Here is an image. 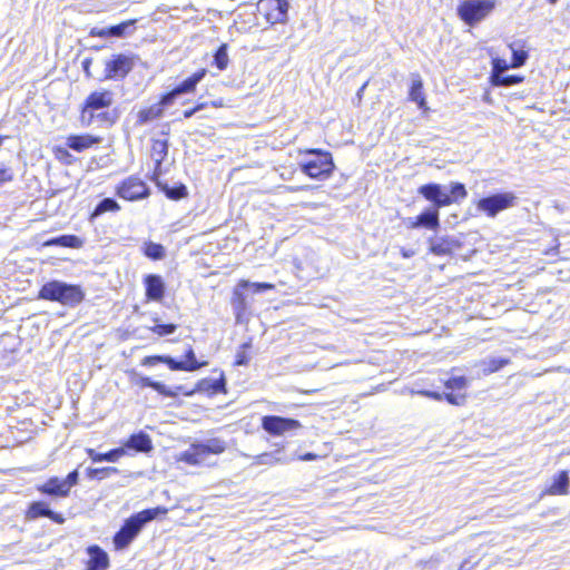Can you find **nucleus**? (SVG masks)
<instances>
[{
    "mask_svg": "<svg viewBox=\"0 0 570 570\" xmlns=\"http://www.w3.org/2000/svg\"><path fill=\"white\" fill-rule=\"evenodd\" d=\"M493 86L510 87L523 81V77L517 75L491 76Z\"/></svg>",
    "mask_w": 570,
    "mask_h": 570,
    "instance_id": "nucleus-33",
    "label": "nucleus"
},
{
    "mask_svg": "<svg viewBox=\"0 0 570 570\" xmlns=\"http://www.w3.org/2000/svg\"><path fill=\"white\" fill-rule=\"evenodd\" d=\"M430 252L438 256H444L452 253L456 242L451 237L430 238Z\"/></svg>",
    "mask_w": 570,
    "mask_h": 570,
    "instance_id": "nucleus-19",
    "label": "nucleus"
},
{
    "mask_svg": "<svg viewBox=\"0 0 570 570\" xmlns=\"http://www.w3.org/2000/svg\"><path fill=\"white\" fill-rule=\"evenodd\" d=\"M165 193H166L167 197L177 200V199H180V198H184L185 196H187V188L184 185H179V186L173 187V188L167 187L165 189Z\"/></svg>",
    "mask_w": 570,
    "mask_h": 570,
    "instance_id": "nucleus-45",
    "label": "nucleus"
},
{
    "mask_svg": "<svg viewBox=\"0 0 570 570\" xmlns=\"http://www.w3.org/2000/svg\"><path fill=\"white\" fill-rule=\"evenodd\" d=\"M419 394L425 395L428 397H432L434 400H442L443 395L438 392H431V391H420Z\"/></svg>",
    "mask_w": 570,
    "mask_h": 570,
    "instance_id": "nucleus-54",
    "label": "nucleus"
},
{
    "mask_svg": "<svg viewBox=\"0 0 570 570\" xmlns=\"http://www.w3.org/2000/svg\"><path fill=\"white\" fill-rule=\"evenodd\" d=\"M136 20H128L116 26L109 27V35L114 38H122L135 30Z\"/></svg>",
    "mask_w": 570,
    "mask_h": 570,
    "instance_id": "nucleus-31",
    "label": "nucleus"
},
{
    "mask_svg": "<svg viewBox=\"0 0 570 570\" xmlns=\"http://www.w3.org/2000/svg\"><path fill=\"white\" fill-rule=\"evenodd\" d=\"M12 178H13V174L9 167H6V166L0 167V185L12 180Z\"/></svg>",
    "mask_w": 570,
    "mask_h": 570,
    "instance_id": "nucleus-51",
    "label": "nucleus"
},
{
    "mask_svg": "<svg viewBox=\"0 0 570 570\" xmlns=\"http://www.w3.org/2000/svg\"><path fill=\"white\" fill-rule=\"evenodd\" d=\"M228 61L229 59L227 55V45L223 43L219 46V48L216 50L214 55V65L219 70H225L227 68Z\"/></svg>",
    "mask_w": 570,
    "mask_h": 570,
    "instance_id": "nucleus-35",
    "label": "nucleus"
},
{
    "mask_svg": "<svg viewBox=\"0 0 570 570\" xmlns=\"http://www.w3.org/2000/svg\"><path fill=\"white\" fill-rule=\"evenodd\" d=\"M510 49L512 51V65L513 68H520L522 67L527 59H528V52L523 49L515 48V43L510 45Z\"/></svg>",
    "mask_w": 570,
    "mask_h": 570,
    "instance_id": "nucleus-38",
    "label": "nucleus"
},
{
    "mask_svg": "<svg viewBox=\"0 0 570 570\" xmlns=\"http://www.w3.org/2000/svg\"><path fill=\"white\" fill-rule=\"evenodd\" d=\"M101 141L100 137H96L92 135H71L67 138V146L75 151H83L91 146L99 144Z\"/></svg>",
    "mask_w": 570,
    "mask_h": 570,
    "instance_id": "nucleus-18",
    "label": "nucleus"
},
{
    "mask_svg": "<svg viewBox=\"0 0 570 570\" xmlns=\"http://www.w3.org/2000/svg\"><path fill=\"white\" fill-rule=\"evenodd\" d=\"M38 297L58 302L67 307H76L85 299L86 293L80 285L53 279L41 286Z\"/></svg>",
    "mask_w": 570,
    "mask_h": 570,
    "instance_id": "nucleus-2",
    "label": "nucleus"
},
{
    "mask_svg": "<svg viewBox=\"0 0 570 570\" xmlns=\"http://www.w3.org/2000/svg\"><path fill=\"white\" fill-rule=\"evenodd\" d=\"M515 202L517 196L513 193H499L481 198L476 204V208L493 218L500 212L513 207Z\"/></svg>",
    "mask_w": 570,
    "mask_h": 570,
    "instance_id": "nucleus-6",
    "label": "nucleus"
},
{
    "mask_svg": "<svg viewBox=\"0 0 570 570\" xmlns=\"http://www.w3.org/2000/svg\"><path fill=\"white\" fill-rule=\"evenodd\" d=\"M167 508L156 507L142 510L129 517L114 537V546L116 550L127 548L148 522L155 520L158 515L167 514Z\"/></svg>",
    "mask_w": 570,
    "mask_h": 570,
    "instance_id": "nucleus-1",
    "label": "nucleus"
},
{
    "mask_svg": "<svg viewBox=\"0 0 570 570\" xmlns=\"http://www.w3.org/2000/svg\"><path fill=\"white\" fill-rule=\"evenodd\" d=\"M126 446L139 452H148L153 449L149 435L144 432L132 434L126 442Z\"/></svg>",
    "mask_w": 570,
    "mask_h": 570,
    "instance_id": "nucleus-22",
    "label": "nucleus"
},
{
    "mask_svg": "<svg viewBox=\"0 0 570 570\" xmlns=\"http://www.w3.org/2000/svg\"><path fill=\"white\" fill-rule=\"evenodd\" d=\"M366 86H367V82H365V83H364V85L358 89V91H357V94H356V96H357V98H358L360 100L362 99V95H363V92H364V90H365Z\"/></svg>",
    "mask_w": 570,
    "mask_h": 570,
    "instance_id": "nucleus-58",
    "label": "nucleus"
},
{
    "mask_svg": "<svg viewBox=\"0 0 570 570\" xmlns=\"http://www.w3.org/2000/svg\"><path fill=\"white\" fill-rule=\"evenodd\" d=\"M549 3L551 4H556L558 2V0H547Z\"/></svg>",
    "mask_w": 570,
    "mask_h": 570,
    "instance_id": "nucleus-62",
    "label": "nucleus"
},
{
    "mask_svg": "<svg viewBox=\"0 0 570 570\" xmlns=\"http://www.w3.org/2000/svg\"><path fill=\"white\" fill-rule=\"evenodd\" d=\"M87 453L94 462H102V461L116 462L119 458H121L125 454V451H124V449L118 448V449H112L107 453H99L94 449H88Z\"/></svg>",
    "mask_w": 570,
    "mask_h": 570,
    "instance_id": "nucleus-27",
    "label": "nucleus"
},
{
    "mask_svg": "<svg viewBox=\"0 0 570 570\" xmlns=\"http://www.w3.org/2000/svg\"><path fill=\"white\" fill-rule=\"evenodd\" d=\"M62 485V479H59L58 476H52L43 484L38 485L37 490L46 495L67 498L69 495V491Z\"/></svg>",
    "mask_w": 570,
    "mask_h": 570,
    "instance_id": "nucleus-15",
    "label": "nucleus"
},
{
    "mask_svg": "<svg viewBox=\"0 0 570 570\" xmlns=\"http://www.w3.org/2000/svg\"><path fill=\"white\" fill-rule=\"evenodd\" d=\"M306 154L313 156L312 159L301 164V170L311 178H328L334 170L332 155L321 149H308Z\"/></svg>",
    "mask_w": 570,
    "mask_h": 570,
    "instance_id": "nucleus-4",
    "label": "nucleus"
},
{
    "mask_svg": "<svg viewBox=\"0 0 570 570\" xmlns=\"http://www.w3.org/2000/svg\"><path fill=\"white\" fill-rule=\"evenodd\" d=\"M419 194L426 200L432 202L436 209L449 206L453 203L452 197L446 194L439 184L431 183L423 185L419 188Z\"/></svg>",
    "mask_w": 570,
    "mask_h": 570,
    "instance_id": "nucleus-11",
    "label": "nucleus"
},
{
    "mask_svg": "<svg viewBox=\"0 0 570 570\" xmlns=\"http://www.w3.org/2000/svg\"><path fill=\"white\" fill-rule=\"evenodd\" d=\"M249 347H250V343L249 342H246V343L240 345L239 350L236 353L235 365H237V366H245V365L248 364L249 357H248L246 351Z\"/></svg>",
    "mask_w": 570,
    "mask_h": 570,
    "instance_id": "nucleus-41",
    "label": "nucleus"
},
{
    "mask_svg": "<svg viewBox=\"0 0 570 570\" xmlns=\"http://www.w3.org/2000/svg\"><path fill=\"white\" fill-rule=\"evenodd\" d=\"M291 190H304V189H307V186H301V187H296V188H293V187H288Z\"/></svg>",
    "mask_w": 570,
    "mask_h": 570,
    "instance_id": "nucleus-60",
    "label": "nucleus"
},
{
    "mask_svg": "<svg viewBox=\"0 0 570 570\" xmlns=\"http://www.w3.org/2000/svg\"><path fill=\"white\" fill-rule=\"evenodd\" d=\"M294 460L292 456L284 454L283 449H276L273 452H266L258 454L254 458V463L257 465H274V464H286Z\"/></svg>",
    "mask_w": 570,
    "mask_h": 570,
    "instance_id": "nucleus-14",
    "label": "nucleus"
},
{
    "mask_svg": "<svg viewBox=\"0 0 570 570\" xmlns=\"http://www.w3.org/2000/svg\"><path fill=\"white\" fill-rule=\"evenodd\" d=\"M199 387L200 390L212 391L213 393H220L225 391V380L223 376L218 380H203Z\"/></svg>",
    "mask_w": 570,
    "mask_h": 570,
    "instance_id": "nucleus-37",
    "label": "nucleus"
},
{
    "mask_svg": "<svg viewBox=\"0 0 570 570\" xmlns=\"http://www.w3.org/2000/svg\"><path fill=\"white\" fill-rule=\"evenodd\" d=\"M78 480H79L78 471L73 470L65 479H62V481H63L62 487H65L70 492L71 488L78 483Z\"/></svg>",
    "mask_w": 570,
    "mask_h": 570,
    "instance_id": "nucleus-48",
    "label": "nucleus"
},
{
    "mask_svg": "<svg viewBox=\"0 0 570 570\" xmlns=\"http://www.w3.org/2000/svg\"><path fill=\"white\" fill-rule=\"evenodd\" d=\"M239 287H253L255 293H261L264 291L273 289L274 285L271 283H250L248 281H242L238 284Z\"/></svg>",
    "mask_w": 570,
    "mask_h": 570,
    "instance_id": "nucleus-46",
    "label": "nucleus"
},
{
    "mask_svg": "<svg viewBox=\"0 0 570 570\" xmlns=\"http://www.w3.org/2000/svg\"><path fill=\"white\" fill-rule=\"evenodd\" d=\"M509 363L508 358L503 357H493L485 362L487 367L484 368V372L487 373H493L502 368L504 365Z\"/></svg>",
    "mask_w": 570,
    "mask_h": 570,
    "instance_id": "nucleus-40",
    "label": "nucleus"
},
{
    "mask_svg": "<svg viewBox=\"0 0 570 570\" xmlns=\"http://www.w3.org/2000/svg\"><path fill=\"white\" fill-rule=\"evenodd\" d=\"M494 8V0H464L458 7V14L466 24L473 26L489 16Z\"/></svg>",
    "mask_w": 570,
    "mask_h": 570,
    "instance_id": "nucleus-5",
    "label": "nucleus"
},
{
    "mask_svg": "<svg viewBox=\"0 0 570 570\" xmlns=\"http://www.w3.org/2000/svg\"><path fill=\"white\" fill-rule=\"evenodd\" d=\"M90 63H91V59H86L82 61V67H83V70L86 71V73H89Z\"/></svg>",
    "mask_w": 570,
    "mask_h": 570,
    "instance_id": "nucleus-57",
    "label": "nucleus"
},
{
    "mask_svg": "<svg viewBox=\"0 0 570 570\" xmlns=\"http://www.w3.org/2000/svg\"><path fill=\"white\" fill-rule=\"evenodd\" d=\"M161 115L163 108L160 107V105H154L138 112V122L140 125H145L154 119L159 118Z\"/></svg>",
    "mask_w": 570,
    "mask_h": 570,
    "instance_id": "nucleus-32",
    "label": "nucleus"
},
{
    "mask_svg": "<svg viewBox=\"0 0 570 570\" xmlns=\"http://www.w3.org/2000/svg\"><path fill=\"white\" fill-rule=\"evenodd\" d=\"M509 69V65L504 59L495 58L492 61V75L491 76H500L504 75V72Z\"/></svg>",
    "mask_w": 570,
    "mask_h": 570,
    "instance_id": "nucleus-47",
    "label": "nucleus"
},
{
    "mask_svg": "<svg viewBox=\"0 0 570 570\" xmlns=\"http://www.w3.org/2000/svg\"><path fill=\"white\" fill-rule=\"evenodd\" d=\"M406 226L410 228H420V225H415V218H407Z\"/></svg>",
    "mask_w": 570,
    "mask_h": 570,
    "instance_id": "nucleus-56",
    "label": "nucleus"
},
{
    "mask_svg": "<svg viewBox=\"0 0 570 570\" xmlns=\"http://www.w3.org/2000/svg\"><path fill=\"white\" fill-rule=\"evenodd\" d=\"M570 478L567 471H561L553 480L548 492L552 495H562L568 493Z\"/></svg>",
    "mask_w": 570,
    "mask_h": 570,
    "instance_id": "nucleus-26",
    "label": "nucleus"
},
{
    "mask_svg": "<svg viewBox=\"0 0 570 570\" xmlns=\"http://www.w3.org/2000/svg\"><path fill=\"white\" fill-rule=\"evenodd\" d=\"M137 384L141 387H151L157 391L159 394L165 396H175L176 394L171 392L165 384L154 381L148 376H139L137 380Z\"/></svg>",
    "mask_w": 570,
    "mask_h": 570,
    "instance_id": "nucleus-28",
    "label": "nucleus"
},
{
    "mask_svg": "<svg viewBox=\"0 0 570 570\" xmlns=\"http://www.w3.org/2000/svg\"><path fill=\"white\" fill-rule=\"evenodd\" d=\"M117 469L107 466L100 469H88V476L91 479H104L108 476L110 473H116Z\"/></svg>",
    "mask_w": 570,
    "mask_h": 570,
    "instance_id": "nucleus-43",
    "label": "nucleus"
},
{
    "mask_svg": "<svg viewBox=\"0 0 570 570\" xmlns=\"http://www.w3.org/2000/svg\"><path fill=\"white\" fill-rule=\"evenodd\" d=\"M90 36L92 37H100V38H108L110 37L109 35V27L108 28H92L90 30Z\"/></svg>",
    "mask_w": 570,
    "mask_h": 570,
    "instance_id": "nucleus-52",
    "label": "nucleus"
},
{
    "mask_svg": "<svg viewBox=\"0 0 570 570\" xmlns=\"http://www.w3.org/2000/svg\"><path fill=\"white\" fill-rule=\"evenodd\" d=\"M261 9H265V16L271 23H284L287 21L289 8L288 0H262Z\"/></svg>",
    "mask_w": 570,
    "mask_h": 570,
    "instance_id": "nucleus-10",
    "label": "nucleus"
},
{
    "mask_svg": "<svg viewBox=\"0 0 570 570\" xmlns=\"http://www.w3.org/2000/svg\"><path fill=\"white\" fill-rule=\"evenodd\" d=\"M146 297L148 301L160 302L165 295V283L161 276L148 274L144 278Z\"/></svg>",
    "mask_w": 570,
    "mask_h": 570,
    "instance_id": "nucleus-13",
    "label": "nucleus"
},
{
    "mask_svg": "<svg viewBox=\"0 0 570 570\" xmlns=\"http://www.w3.org/2000/svg\"><path fill=\"white\" fill-rule=\"evenodd\" d=\"M226 450V442L219 438L208 439L204 442L193 443L181 452L178 460L189 465L203 464L208 455L220 454Z\"/></svg>",
    "mask_w": 570,
    "mask_h": 570,
    "instance_id": "nucleus-3",
    "label": "nucleus"
},
{
    "mask_svg": "<svg viewBox=\"0 0 570 570\" xmlns=\"http://www.w3.org/2000/svg\"><path fill=\"white\" fill-rule=\"evenodd\" d=\"M177 326L175 324H155L149 327L153 333L158 334L159 336L170 335L176 331Z\"/></svg>",
    "mask_w": 570,
    "mask_h": 570,
    "instance_id": "nucleus-42",
    "label": "nucleus"
},
{
    "mask_svg": "<svg viewBox=\"0 0 570 570\" xmlns=\"http://www.w3.org/2000/svg\"><path fill=\"white\" fill-rule=\"evenodd\" d=\"M102 116H106L105 112H101V114H98L97 117H102Z\"/></svg>",
    "mask_w": 570,
    "mask_h": 570,
    "instance_id": "nucleus-63",
    "label": "nucleus"
},
{
    "mask_svg": "<svg viewBox=\"0 0 570 570\" xmlns=\"http://www.w3.org/2000/svg\"><path fill=\"white\" fill-rule=\"evenodd\" d=\"M134 68V58L127 55H115L106 62L105 77L107 79H122Z\"/></svg>",
    "mask_w": 570,
    "mask_h": 570,
    "instance_id": "nucleus-8",
    "label": "nucleus"
},
{
    "mask_svg": "<svg viewBox=\"0 0 570 570\" xmlns=\"http://www.w3.org/2000/svg\"><path fill=\"white\" fill-rule=\"evenodd\" d=\"M206 76V69H200L197 72L193 73L190 77L185 79L178 86L175 87L176 92L179 95L193 92L196 86L204 79Z\"/></svg>",
    "mask_w": 570,
    "mask_h": 570,
    "instance_id": "nucleus-24",
    "label": "nucleus"
},
{
    "mask_svg": "<svg viewBox=\"0 0 570 570\" xmlns=\"http://www.w3.org/2000/svg\"><path fill=\"white\" fill-rule=\"evenodd\" d=\"M168 153V144L166 140L157 139L153 144V156L156 157V164L160 165Z\"/></svg>",
    "mask_w": 570,
    "mask_h": 570,
    "instance_id": "nucleus-36",
    "label": "nucleus"
},
{
    "mask_svg": "<svg viewBox=\"0 0 570 570\" xmlns=\"http://www.w3.org/2000/svg\"><path fill=\"white\" fill-rule=\"evenodd\" d=\"M262 428L271 435H283L302 428L299 421L277 415H266L262 419Z\"/></svg>",
    "mask_w": 570,
    "mask_h": 570,
    "instance_id": "nucleus-7",
    "label": "nucleus"
},
{
    "mask_svg": "<svg viewBox=\"0 0 570 570\" xmlns=\"http://www.w3.org/2000/svg\"><path fill=\"white\" fill-rule=\"evenodd\" d=\"M119 209H120V206L116 202V199L107 197V198L101 199L97 204V206L95 207V209L91 214V218L98 217L101 214L107 213V212H117Z\"/></svg>",
    "mask_w": 570,
    "mask_h": 570,
    "instance_id": "nucleus-29",
    "label": "nucleus"
},
{
    "mask_svg": "<svg viewBox=\"0 0 570 570\" xmlns=\"http://www.w3.org/2000/svg\"><path fill=\"white\" fill-rule=\"evenodd\" d=\"M410 100L416 102L420 108L425 107V98L423 95V82L419 75H412L411 89L409 92Z\"/></svg>",
    "mask_w": 570,
    "mask_h": 570,
    "instance_id": "nucleus-25",
    "label": "nucleus"
},
{
    "mask_svg": "<svg viewBox=\"0 0 570 570\" xmlns=\"http://www.w3.org/2000/svg\"><path fill=\"white\" fill-rule=\"evenodd\" d=\"M453 203L466 198L468 191L462 183L453 181L450 184V194Z\"/></svg>",
    "mask_w": 570,
    "mask_h": 570,
    "instance_id": "nucleus-39",
    "label": "nucleus"
},
{
    "mask_svg": "<svg viewBox=\"0 0 570 570\" xmlns=\"http://www.w3.org/2000/svg\"><path fill=\"white\" fill-rule=\"evenodd\" d=\"M298 459L303 460V461H313L316 459V454L308 452V453H305L304 455L299 456Z\"/></svg>",
    "mask_w": 570,
    "mask_h": 570,
    "instance_id": "nucleus-55",
    "label": "nucleus"
},
{
    "mask_svg": "<svg viewBox=\"0 0 570 570\" xmlns=\"http://www.w3.org/2000/svg\"><path fill=\"white\" fill-rule=\"evenodd\" d=\"M7 138V136H0V146L2 145L3 140Z\"/></svg>",
    "mask_w": 570,
    "mask_h": 570,
    "instance_id": "nucleus-61",
    "label": "nucleus"
},
{
    "mask_svg": "<svg viewBox=\"0 0 570 570\" xmlns=\"http://www.w3.org/2000/svg\"><path fill=\"white\" fill-rule=\"evenodd\" d=\"M206 104H198L191 109H187L184 111V118L188 119L191 118L196 112L203 110L205 108Z\"/></svg>",
    "mask_w": 570,
    "mask_h": 570,
    "instance_id": "nucleus-53",
    "label": "nucleus"
},
{
    "mask_svg": "<svg viewBox=\"0 0 570 570\" xmlns=\"http://www.w3.org/2000/svg\"><path fill=\"white\" fill-rule=\"evenodd\" d=\"M147 185L137 177H129L117 188L119 197L127 200H138L148 196Z\"/></svg>",
    "mask_w": 570,
    "mask_h": 570,
    "instance_id": "nucleus-9",
    "label": "nucleus"
},
{
    "mask_svg": "<svg viewBox=\"0 0 570 570\" xmlns=\"http://www.w3.org/2000/svg\"><path fill=\"white\" fill-rule=\"evenodd\" d=\"M415 225L429 229H436L440 226L439 209H426L415 218Z\"/></svg>",
    "mask_w": 570,
    "mask_h": 570,
    "instance_id": "nucleus-23",
    "label": "nucleus"
},
{
    "mask_svg": "<svg viewBox=\"0 0 570 570\" xmlns=\"http://www.w3.org/2000/svg\"><path fill=\"white\" fill-rule=\"evenodd\" d=\"M42 517L49 518L57 524H62L66 521L63 515L52 511L47 502H45V501L31 502L26 512V518L28 520H37Z\"/></svg>",
    "mask_w": 570,
    "mask_h": 570,
    "instance_id": "nucleus-12",
    "label": "nucleus"
},
{
    "mask_svg": "<svg viewBox=\"0 0 570 570\" xmlns=\"http://www.w3.org/2000/svg\"><path fill=\"white\" fill-rule=\"evenodd\" d=\"M88 554L90 557L86 570H106L109 566L108 554L98 546H91L88 548Z\"/></svg>",
    "mask_w": 570,
    "mask_h": 570,
    "instance_id": "nucleus-16",
    "label": "nucleus"
},
{
    "mask_svg": "<svg viewBox=\"0 0 570 570\" xmlns=\"http://www.w3.org/2000/svg\"><path fill=\"white\" fill-rule=\"evenodd\" d=\"M185 357H186V361H176L174 358V363L177 364V366L173 367V371L194 372V371L207 365V362H198L196 360L195 352L191 347L186 352Z\"/></svg>",
    "mask_w": 570,
    "mask_h": 570,
    "instance_id": "nucleus-20",
    "label": "nucleus"
},
{
    "mask_svg": "<svg viewBox=\"0 0 570 570\" xmlns=\"http://www.w3.org/2000/svg\"><path fill=\"white\" fill-rule=\"evenodd\" d=\"M112 92L109 90L94 91L86 99V108L99 110L109 107L112 104Z\"/></svg>",
    "mask_w": 570,
    "mask_h": 570,
    "instance_id": "nucleus-17",
    "label": "nucleus"
},
{
    "mask_svg": "<svg viewBox=\"0 0 570 570\" xmlns=\"http://www.w3.org/2000/svg\"><path fill=\"white\" fill-rule=\"evenodd\" d=\"M180 96L178 92H176V89L174 88L171 91L167 92L166 95H164L160 99V105L161 106H169L171 105L175 99Z\"/></svg>",
    "mask_w": 570,
    "mask_h": 570,
    "instance_id": "nucleus-49",
    "label": "nucleus"
},
{
    "mask_svg": "<svg viewBox=\"0 0 570 570\" xmlns=\"http://www.w3.org/2000/svg\"><path fill=\"white\" fill-rule=\"evenodd\" d=\"M413 255V252H409V250H405V249H402V256L405 257V258H409Z\"/></svg>",
    "mask_w": 570,
    "mask_h": 570,
    "instance_id": "nucleus-59",
    "label": "nucleus"
},
{
    "mask_svg": "<svg viewBox=\"0 0 570 570\" xmlns=\"http://www.w3.org/2000/svg\"><path fill=\"white\" fill-rule=\"evenodd\" d=\"M83 239L76 235H61L58 237L50 238L45 242V246H61L69 248H81L83 246Z\"/></svg>",
    "mask_w": 570,
    "mask_h": 570,
    "instance_id": "nucleus-21",
    "label": "nucleus"
},
{
    "mask_svg": "<svg viewBox=\"0 0 570 570\" xmlns=\"http://www.w3.org/2000/svg\"><path fill=\"white\" fill-rule=\"evenodd\" d=\"M144 254L154 261H160L166 256V249L161 244L146 242L144 245Z\"/></svg>",
    "mask_w": 570,
    "mask_h": 570,
    "instance_id": "nucleus-30",
    "label": "nucleus"
},
{
    "mask_svg": "<svg viewBox=\"0 0 570 570\" xmlns=\"http://www.w3.org/2000/svg\"><path fill=\"white\" fill-rule=\"evenodd\" d=\"M158 363L166 364L170 370H173V367L177 366V364L174 363V358L171 356H168V355L146 356L141 361V364L145 365V366H154V365H156Z\"/></svg>",
    "mask_w": 570,
    "mask_h": 570,
    "instance_id": "nucleus-34",
    "label": "nucleus"
},
{
    "mask_svg": "<svg viewBox=\"0 0 570 570\" xmlns=\"http://www.w3.org/2000/svg\"><path fill=\"white\" fill-rule=\"evenodd\" d=\"M468 385V380L464 376H454L445 382L449 390H463Z\"/></svg>",
    "mask_w": 570,
    "mask_h": 570,
    "instance_id": "nucleus-44",
    "label": "nucleus"
},
{
    "mask_svg": "<svg viewBox=\"0 0 570 570\" xmlns=\"http://www.w3.org/2000/svg\"><path fill=\"white\" fill-rule=\"evenodd\" d=\"M459 570H465V569H464V564H462V566L459 568Z\"/></svg>",
    "mask_w": 570,
    "mask_h": 570,
    "instance_id": "nucleus-64",
    "label": "nucleus"
},
{
    "mask_svg": "<svg viewBox=\"0 0 570 570\" xmlns=\"http://www.w3.org/2000/svg\"><path fill=\"white\" fill-rule=\"evenodd\" d=\"M444 397L450 404H454V405H461L465 399L464 395H461V394L459 395V394H454V393H445Z\"/></svg>",
    "mask_w": 570,
    "mask_h": 570,
    "instance_id": "nucleus-50",
    "label": "nucleus"
}]
</instances>
